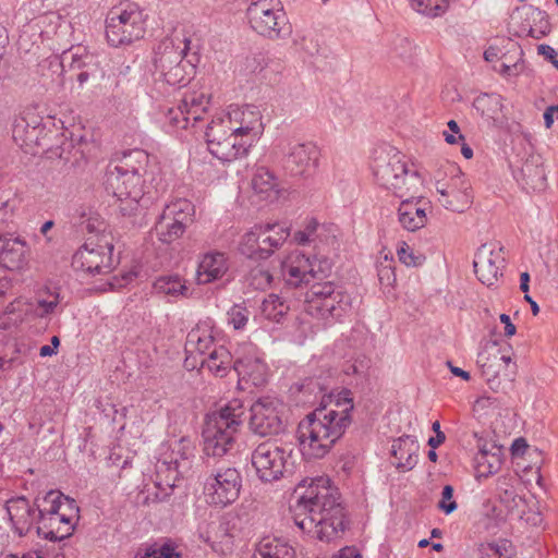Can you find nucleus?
Returning <instances> with one entry per match:
<instances>
[{"label": "nucleus", "mask_w": 558, "mask_h": 558, "mask_svg": "<svg viewBox=\"0 0 558 558\" xmlns=\"http://www.w3.org/2000/svg\"><path fill=\"white\" fill-rule=\"evenodd\" d=\"M252 189L260 199H274L279 193L278 179L269 169L257 168L252 179Z\"/></svg>", "instance_id": "f704fd0d"}, {"label": "nucleus", "mask_w": 558, "mask_h": 558, "mask_svg": "<svg viewBox=\"0 0 558 558\" xmlns=\"http://www.w3.org/2000/svg\"><path fill=\"white\" fill-rule=\"evenodd\" d=\"M409 2L415 12L429 19L445 15L450 8V0H409Z\"/></svg>", "instance_id": "a18cd8bd"}, {"label": "nucleus", "mask_w": 558, "mask_h": 558, "mask_svg": "<svg viewBox=\"0 0 558 558\" xmlns=\"http://www.w3.org/2000/svg\"><path fill=\"white\" fill-rule=\"evenodd\" d=\"M413 195L403 197L397 209L399 225L410 232L424 228L428 221V214L432 211L428 201Z\"/></svg>", "instance_id": "4be33fe9"}, {"label": "nucleus", "mask_w": 558, "mask_h": 558, "mask_svg": "<svg viewBox=\"0 0 558 558\" xmlns=\"http://www.w3.org/2000/svg\"><path fill=\"white\" fill-rule=\"evenodd\" d=\"M289 311V306L277 294H269L264 299L260 312L269 320L279 322Z\"/></svg>", "instance_id": "49530a36"}, {"label": "nucleus", "mask_w": 558, "mask_h": 558, "mask_svg": "<svg viewBox=\"0 0 558 558\" xmlns=\"http://www.w3.org/2000/svg\"><path fill=\"white\" fill-rule=\"evenodd\" d=\"M229 269L227 255L218 251H209L199 256L196 279L199 284H207L222 278Z\"/></svg>", "instance_id": "bb28decb"}, {"label": "nucleus", "mask_w": 558, "mask_h": 558, "mask_svg": "<svg viewBox=\"0 0 558 558\" xmlns=\"http://www.w3.org/2000/svg\"><path fill=\"white\" fill-rule=\"evenodd\" d=\"M522 69H523V64L517 61L513 64L501 63L498 72L504 76H512V75H519L520 72L522 71Z\"/></svg>", "instance_id": "e2e57ef3"}, {"label": "nucleus", "mask_w": 558, "mask_h": 558, "mask_svg": "<svg viewBox=\"0 0 558 558\" xmlns=\"http://www.w3.org/2000/svg\"><path fill=\"white\" fill-rule=\"evenodd\" d=\"M333 558H362L359 549L353 546H347L338 551Z\"/></svg>", "instance_id": "338daca9"}, {"label": "nucleus", "mask_w": 558, "mask_h": 558, "mask_svg": "<svg viewBox=\"0 0 558 558\" xmlns=\"http://www.w3.org/2000/svg\"><path fill=\"white\" fill-rule=\"evenodd\" d=\"M284 404L275 397L259 398L251 407V429L260 436L277 435L283 430L282 414Z\"/></svg>", "instance_id": "6ab92c4d"}, {"label": "nucleus", "mask_w": 558, "mask_h": 558, "mask_svg": "<svg viewBox=\"0 0 558 558\" xmlns=\"http://www.w3.org/2000/svg\"><path fill=\"white\" fill-rule=\"evenodd\" d=\"M372 170L376 182L399 198L416 194L423 186L424 180L417 168L395 149L375 156Z\"/></svg>", "instance_id": "39448f33"}, {"label": "nucleus", "mask_w": 558, "mask_h": 558, "mask_svg": "<svg viewBox=\"0 0 558 558\" xmlns=\"http://www.w3.org/2000/svg\"><path fill=\"white\" fill-rule=\"evenodd\" d=\"M5 509L19 536H24L38 519V510L25 497L11 498L7 501Z\"/></svg>", "instance_id": "393cba45"}, {"label": "nucleus", "mask_w": 558, "mask_h": 558, "mask_svg": "<svg viewBox=\"0 0 558 558\" xmlns=\"http://www.w3.org/2000/svg\"><path fill=\"white\" fill-rule=\"evenodd\" d=\"M252 464L262 482H277L293 473L295 465L293 449L289 445L277 441L262 442L252 453Z\"/></svg>", "instance_id": "ddd939ff"}, {"label": "nucleus", "mask_w": 558, "mask_h": 558, "mask_svg": "<svg viewBox=\"0 0 558 558\" xmlns=\"http://www.w3.org/2000/svg\"><path fill=\"white\" fill-rule=\"evenodd\" d=\"M253 558H296V551L284 539L265 537L258 543Z\"/></svg>", "instance_id": "2f4dec72"}, {"label": "nucleus", "mask_w": 558, "mask_h": 558, "mask_svg": "<svg viewBox=\"0 0 558 558\" xmlns=\"http://www.w3.org/2000/svg\"><path fill=\"white\" fill-rule=\"evenodd\" d=\"M377 276L384 292H390L397 280L392 262H388L387 258H385V262L379 263L377 266Z\"/></svg>", "instance_id": "864d4df0"}, {"label": "nucleus", "mask_w": 558, "mask_h": 558, "mask_svg": "<svg viewBox=\"0 0 558 558\" xmlns=\"http://www.w3.org/2000/svg\"><path fill=\"white\" fill-rule=\"evenodd\" d=\"M244 413L243 402L232 399L219 412L207 417L203 430L204 451L207 456L222 457L232 448Z\"/></svg>", "instance_id": "6e6552de"}, {"label": "nucleus", "mask_w": 558, "mask_h": 558, "mask_svg": "<svg viewBox=\"0 0 558 558\" xmlns=\"http://www.w3.org/2000/svg\"><path fill=\"white\" fill-rule=\"evenodd\" d=\"M185 231L186 228L183 227L182 221L168 218L167 214L163 211L160 214L155 223V232L157 239L166 244H170L179 240Z\"/></svg>", "instance_id": "e433bc0d"}, {"label": "nucleus", "mask_w": 558, "mask_h": 558, "mask_svg": "<svg viewBox=\"0 0 558 558\" xmlns=\"http://www.w3.org/2000/svg\"><path fill=\"white\" fill-rule=\"evenodd\" d=\"M220 541L222 551H231L234 546L235 535L230 531L228 524L220 525Z\"/></svg>", "instance_id": "13d9d810"}, {"label": "nucleus", "mask_w": 558, "mask_h": 558, "mask_svg": "<svg viewBox=\"0 0 558 558\" xmlns=\"http://www.w3.org/2000/svg\"><path fill=\"white\" fill-rule=\"evenodd\" d=\"M135 558H181V554L177 551L172 543L165 542L162 544L155 543L141 549Z\"/></svg>", "instance_id": "09e8293b"}, {"label": "nucleus", "mask_w": 558, "mask_h": 558, "mask_svg": "<svg viewBox=\"0 0 558 558\" xmlns=\"http://www.w3.org/2000/svg\"><path fill=\"white\" fill-rule=\"evenodd\" d=\"M263 119L256 105H229L207 124L205 137L209 153L222 162L246 157L264 134Z\"/></svg>", "instance_id": "f257e3e1"}, {"label": "nucleus", "mask_w": 558, "mask_h": 558, "mask_svg": "<svg viewBox=\"0 0 558 558\" xmlns=\"http://www.w3.org/2000/svg\"><path fill=\"white\" fill-rule=\"evenodd\" d=\"M242 476L232 466L218 468L204 482V496L209 505L226 507L233 504L240 496Z\"/></svg>", "instance_id": "dca6fc26"}, {"label": "nucleus", "mask_w": 558, "mask_h": 558, "mask_svg": "<svg viewBox=\"0 0 558 558\" xmlns=\"http://www.w3.org/2000/svg\"><path fill=\"white\" fill-rule=\"evenodd\" d=\"M498 497L500 501L506 506L510 514L533 524L541 522V517L538 513L526 511L527 501L525 498L517 494L515 488H509V490L499 493Z\"/></svg>", "instance_id": "7c9ffc66"}, {"label": "nucleus", "mask_w": 558, "mask_h": 558, "mask_svg": "<svg viewBox=\"0 0 558 558\" xmlns=\"http://www.w3.org/2000/svg\"><path fill=\"white\" fill-rule=\"evenodd\" d=\"M448 171L450 174L448 182H436V191L440 195L439 203L446 209L462 213L473 202L471 183L457 166H449Z\"/></svg>", "instance_id": "a211bd4d"}, {"label": "nucleus", "mask_w": 558, "mask_h": 558, "mask_svg": "<svg viewBox=\"0 0 558 558\" xmlns=\"http://www.w3.org/2000/svg\"><path fill=\"white\" fill-rule=\"evenodd\" d=\"M233 368L239 376L238 386L242 390L260 387L267 383L268 366L258 348L252 342L238 345Z\"/></svg>", "instance_id": "2eb2a0df"}, {"label": "nucleus", "mask_w": 558, "mask_h": 558, "mask_svg": "<svg viewBox=\"0 0 558 558\" xmlns=\"http://www.w3.org/2000/svg\"><path fill=\"white\" fill-rule=\"evenodd\" d=\"M260 243L265 258L269 257L289 238L290 229L284 223H260Z\"/></svg>", "instance_id": "c756f323"}, {"label": "nucleus", "mask_w": 558, "mask_h": 558, "mask_svg": "<svg viewBox=\"0 0 558 558\" xmlns=\"http://www.w3.org/2000/svg\"><path fill=\"white\" fill-rule=\"evenodd\" d=\"M34 303L33 317L44 318L56 313L60 304V294L54 290H41Z\"/></svg>", "instance_id": "c03bdc74"}, {"label": "nucleus", "mask_w": 558, "mask_h": 558, "mask_svg": "<svg viewBox=\"0 0 558 558\" xmlns=\"http://www.w3.org/2000/svg\"><path fill=\"white\" fill-rule=\"evenodd\" d=\"M160 173L155 157L143 149H132L122 154L117 163L107 171V187L117 199L123 216L135 215L148 184H153Z\"/></svg>", "instance_id": "20e7f679"}, {"label": "nucleus", "mask_w": 558, "mask_h": 558, "mask_svg": "<svg viewBox=\"0 0 558 558\" xmlns=\"http://www.w3.org/2000/svg\"><path fill=\"white\" fill-rule=\"evenodd\" d=\"M195 456V446L189 438H181L171 446V457L169 461H163L161 465H167V470L172 475V482L167 486L173 488L179 476H183L192 466V459Z\"/></svg>", "instance_id": "b1692460"}, {"label": "nucleus", "mask_w": 558, "mask_h": 558, "mask_svg": "<svg viewBox=\"0 0 558 558\" xmlns=\"http://www.w3.org/2000/svg\"><path fill=\"white\" fill-rule=\"evenodd\" d=\"M318 223L316 220L311 219L307 221L305 228L294 233V241L300 245L308 244L313 241L316 233Z\"/></svg>", "instance_id": "6e6d98bb"}, {"label": "nucleus", "mask_w": 558, "mask_h": 558, "mask_svg": "<svg viewBox=\"0 0 558 558\" xmlns=\"http://www.w3.org/2000/svg\"><path fill=\"white\" fill-rule=\"evenodd\" d=\"M525 184L533 191H542L546 186V172L538 157L527 159L521 169Z\"/></svg>", "instance_id": "4c0bfd02"}, {"label": "nucleus", "mask_w": 558, "mask_h": 558, "mask_svg": "<svg viewBox=\"0 0 558 558\" xmlns=\"http://www.w3.org/2000/svg\"><path fill=\"white\" fill-rule=\"evenodd\" d=\"M162 211L167 214L168 218L180 220L183 227L187 228L194 220L195 207L186 198H175L166 204Z\"/></svg>", "instance_id": "58836bf2"}, {"label": "nucleus", "mask_w": 558, "mask_h": 558, "mask_svg": "<svg viewBox=\"0 0 558 558\" xmlns=\"http://www.w3.org/2000/svg\"><path fill=\"white\" fill-rule=\"evenodd\" d=\"M40 129L36 125L31 126L25 119L21 118L15 120L12 129V136L14 142L26 150L31 149L37 144L38 134Z\"/></svg>", "instance_id": "ea45409f"}, {"label": "nucleus", "mask_w": 558, "mask_h": 558, "mask_svg": "<svg viewBox=\"0 0 558 558\" xmlns=\"http://www.w3.org/2000/svg\"><path fill=\"white\" fill-rule=\"evenodd\" d=\"M169 124L175 129H187L192 119L182 110L179 104L177 108H170L166 113Z\"/></svg>", "instance_id": "5fc2aeb1"}, {"label": "nucleus", "mask_w": 558, "mask_h": 558, "mask_svg": "<svg viewBox=\"0 0 558 558\" xmlns=\"http://www.w3.org/2000/svg\"><path fill=\"white\" fill-rule=\"evenodd\" d=\"M518 480L510 475H502L497 480V492L502 493L505 490H509V488H514V483Z\"/></svg>", "instance_id": "0e129e2a"}, {"label": "nucleus", "mask_w": 558, "mask_h": 558, "mask_svg": "<svg viewBox=\"0 0 558 558\" xmlns=\"http://www.w3.org/2000/svg\"><path fill=\"white\" fill-rule=\"evenodd\" d=\"M209 101L210 97L204 89L193 88L183 94L180 105L192 121L196 122L202 119L203 113L209 106Z\"/></svg>", "instance_id": "72a5a7b5"}, {"label": "nucleus", "mask_w": 558, "mask_h": 558, "mask_svg": "<svg viewBox=\"0 0 558 558\" xmlns=\"http://www.w3.org/2000/svg\"><path fill=\"white\" fill-rule=\"evenodd\" d=\"M420 445L415 437L403 435L392 441L391 458L392 464L400 471H410L417 463Z\"/></svg>", "instance_id": "cd10ccee"}, {"label": "nucleus", "mask_w": 558, "mask_h": 558, "mask_svg": "<svg viewBox=\"0 0 558 558\" xmlns=\"http://www.w3.org/2000/svg\"><path fill=\"white\" fill-rule=\"evenodd\" d=\"M250 311L244 303L234 304L227 312V320L235 330H242L248 323Z\"/></svg>", "instance_id": "603ef678"}, {"label": "nucleus", "mask_w": 558, "mask_h": 558, "mask_svg": "<svg viewBox=\"0 0 558 558\" xmlns=\"http://www.w3.org/2000/svg\"><path fill=\"white\" fill-rule=\"evenodd\" d=\"M15 204L13 201H0V223L8 222L14 214Z\"/></svg>", "instance_id": "052dcab7"}, {"label": "nucleus", "mask_w": 558, "mask_h": 558, "mask_svg": "<svg viewBox=\"0 0 558 558\" xmlns=\"http://www.w3.org/2000/svg\"><path fill=\"white\" fill-rule=\"evenodd\" d=\"M80 520L76 501L51 490L46 494L38 509L37 533L48 541H62L70 537Z\"/></svg>", "instance_id": "0eeeda50"}, {"label": "nucleus", "mask_w": 558, "mask_h": 558, "mask_svg": "<svg viewBox=\"0 0 558 558\" xmlns=\"http://www.w3.org/2000/svg\"><path fill=\"white\" fill-rule=\"evenodd\" d=\"M202 367L207 368L217 377H225L233 366L232 355L229 350L223 347H215L207 356L199 361Z\"/></svg>", "instance_id": "473e14b6"}, {"label": "nucleus", "mask_w": 558, "mask_h": 558, "mask_svg": "<svg viewBox=\"0 0 558 558\" xmlns=\"http://www.w3.org/2000/svg\"><path fill=\"white\" fill-rule=\"evenodd\" d=\"M191 39L172 36L160 40L154 49V77L169 86L185 85L195 73V64L187 59Z\"/></svg>", "instance_id": "423d86ee"}, {"label": "nucleus", "mask_w": 558, "mask_h": 558, "mask_svg": "<svg viewBox=\"0 0 558 558\" xmlns=\"http://www.w3.org/2000/svg\"><path fill=\"white\" fill-rule=\"evenodd\" d=\"M320 150L313 142L290 143L283 166L293 175H308L318 167Z\"/></svg>", "instance_id": "412c9836"}, {"label": "nucleus", "mask_w": 558, "mask_h": 558, "mask_svg": "<svg viewBox=\"0 0 558 558\" xmlns=\"http://www.w3.org/2000/svg\"><path fill=\"white\" fill-rule=\"evenodd\" d=\"M369 368L371 359L362 353L351 356L341 365V371L347 376L365 377Z\"/></svg>", "instance_id": "de8ad7c7"}, {"label": "nucleus", "mask_w": 558, "mask_h": 558, "mask_svg": "<svg viewBox=\"0 0 558 558\" xmlns=\"http://www.w3.org/2000/svg\"><path fill=\"white\" fill-rule=\"evenodd\" d=\"M512 348L500 345L497 341H486L482 344L476 357V365L487 383H492L500 375L513 380L517 374V364L512 362Z\"/></svg>", "instance_id": "f3484780"}, {"label": "nucleus", "mask_w": 558, "mask_h": 558, "mask_svg": "<svg viewBox=\"0 0 558 558\" xmlns=\"http://www.w3.org/2000/svg\"><path fill=\"white\" fill-rule=\"evenodd\" d=\"M331 269L326 258H313L295 250L281 262V276L288 286L298 288L325 278Z\"/></svg>", "instance_id": "4468645a"}, {"label": "nucleus", "mask_w": 558, "mask_h": 558, "mask_svg": "<svg viewBox=\"0 0 558 558\" xmlns=\"http://www.w3.org/2000/svg\"><path fill=\"white\" fill-rule=\"evenodd\" d=\"M113 238L110 233L88 238L72 256V268L75 272L89 277L106 276L119 264L113 254Z\"/></svg>", "instance_id": "9b49d317"}, {"label": "nucleus", "mask_w": 558, "mask_h": 558, "mask_svg": "<svg viewBox=\"0 0 558 558\" xmlns=\"http://www.w3.org/2000/svg\"><path fill=\"white\" fill-rule=\"evenodd\" d=\"M329 399L328 405L316 409L299 423L300 450L308 459L324 458L351 424V391L343 389Z\"/></svg>", "instance_id": "7ed1b4c3"}, {"label": "nucleus", "mask_w": 558, "mask_h": 558, "mask_svg": "<svg viewBox=\"0 0 558 558\" xmlns=\"http://www.w3.org/2000/svg\"><path fill=\"white\" fill-rule=\"evenodd\" d=\"M250 28L268 40L288 37L292 27L280 0H252L245 10Z\"/></svg>", "instance_id": "f8f14e48"}, {"label": "nucleus", "mask_w": 558, "mask_h": 558, "mask_svg": "<svg viewBox=\"0 0 558 558\" xmlns=\"http://www.w3.org/2000/svg\"><path fill=\"white\" fill-rule=\"evenodd\" d=\"M474 271L478 280L487 286H494L502 275L505 254L502 247L495 242L481 245L473 260Z\"/></svg>", "instance_id": "aec40b11"}, {"label": "nucleus", "mask_w": 558, "mask_h": 558, "mask_svg": "<svg viewBox=\"0 0 558 558\" xmlns=\"http://www.w3.org/2000/svg\"><path fill=\"white\" fill-rule=\"evenodd\" d=\"M473 106L483 117L497 120L502 113V97L498 94H483L474 99Z\"/></svg>", "instance_id": "37998d69"}, {"label": "nucleus", "mask_w": 558, "mask_h": 558, "mask_svg": "<svg viewBox=\"0 0 558 558\" xmlns=\"http://www.w3.org/2000/svg\"><path fill=\"white\" fill-rule=\"evenodd\" d=\"M396 253L399 262L407 267H418L425 262V256L404 241L398 242Z\"/></svg>", "instance_id": "8fccbe9b"}, {"label": "nucleus", "mask_w": 558, "mask_h": 558, "mask_svg": "<svg viewBox=\"0 0 558 558\" xmlns=\"http://www.w3.org/2000/svg\"><path fill=\"white\" fill-rule=\"evenodd\" d=\"M293 520L300 530L320 542L331 543L342 537L347 515L340 494L328 477L310 481L294 506Z\"/></svg>", "instance_id": "f03ea898"}, {"label": "nucleus", "mask_w": 558, "mask_h": 558, "mask_svg": "<svg viewBox=\"0 0 558 558\" xmlns=\"http://www.w3.org/2000/svg\"><path fill=\"white\" fill-rule=\"evenodd\" d=\"M28 247L22 238L0 235V265L10 270H20L27 265Z\"/></svg>", "instance_id": "a878e982"}, {"label": "nucleus", "mask_w": 558, "mask_h": 558, "mask_svg": "<svg viewBox=\"0 0 558 558\" xmlns=\"http://www.w3.org/2000/svg\"><path fill=\"white\" fill-rule=\"evenodd\" d=\"M105 34L113 48L130 46L144 38L146 15L135 3H126L111 9L105 21Z\"/></svg>", "instance_id": "9d476101"}, {"label": "nucleus", "mask_w": 558, "mask_h": 558, "mask_svg": "<svg viewBox=\"0 0 558 558\" xmlns=\"http://www.w3.org/2000/svg\"><path fill=\"white\" fill-rule=\"evenodd\" d=\"M501 464L502 459L498 448H495V451L481 448L474 457V468L477 477H488L497 473Z\"/></svg>", "instance_id": "c9c22d12"}, {"label": "nucleus", "mask_w": 558, "mask_h": 558, "mask_svg": "<svg viewBox=\"0 0 558 558\" xmlns=\"http://www.w3.org/2000/svg\"><path fill=\"white\" fill-rule=\"evenodd\" d=\"M556 119H558V104L555 106L547 107L544 112V121L546 129H550Z\"/></svg>", "instance_id": "69168bd1"}, {"label": "nucleus", "mask_w": 558, "mask_h": 558, "mask_svg": "<svg viewBox=\"0 0 558 558\" xmlns=\"http://www.w3.org/2000/svg\"><path fill=\"white\" fill-rule=\"evenodd\" d=\"M34 303L26 298L20 296L7 305L0 313V331L12 330L23 322L33 317Z\"/></svg>", "instance_id": "c85d7f7f"}, {"label": "nucleus", "mask_w": 558, "mask_h": 558, "mask_svg": "<svg viewBox=\"0 0 558 558\" xmlns=\"http://www.w3.org/2000/svg\"><path fill=\"white\" fill-rule=\"evenodd\" d=\"M156 293L165 294L170 298L184 296L187 292L182 278L178 275H166L158 277L153 284Z\"/></svg>", "instance_id": "a19ab883"}, {"label": "nucleus", "mask_w": 558, "mask_h": 558, "mask_svg": "<svg viewBox=\"0 0 558 558\" xmlns=\"http://www.w3.org/2000/svg\"><path fill=\"white\" fill-rule=\"evenodd\" d=\"M482 558H510L512 545L509 541L501 539L497 543L482 544L480 547Z\"/></svg>", "instance_id": "3c124183"}, {"label": "nucleus", "mask_w": 558, "mask_h": 558, "mask_svg": "<svg viewBox=\"0 0 558 558\" xmlns=\"http://www.w3.org/2000/svg\"><path fill=\"white\" fill-rule=\"evenodd\" d=\"M537 52L558 70L557 51L551 46L542 44L537 47Z\"/></svg>", "instance_id": "680f3d73"}, {"label": "nucleus", "mask_w": 558, "mask_h": 558, "mask_svg": "<svg viewBox=\"0 0 558 558\" xmlns=\"http://www.w3.org/2000/svg\"><path fill=\"white\" fill-rule=\"evenodd\" d=\"M527 449V444L524 438H517L511 445V452L513 456H522Z\"/></svg>", "instance_id": "774afa93"}, {"label": "nucleus", "mask_w": 558, "mask_h": 558, "mask_svg": "<svg viewBox=\"0 0 558 558\" xmlns=\"http://www.w3.org/2000/svg\"><path fill=\"white\" fill-rule=\"evenodd\" d=\"M438 508L446 514L453 512L457 509V502L453 499V488L446 485L441 492V499L438 502Z\"/></svg>", "instance_id": "4d7b16f0"}, {"label": "nucleus", "mask_w": 558, "mask_h": 558, "mask_svg": "<svg viewBox=\"0 0 558 558\" xmlns=\"http://www.w3.org/2000/svg\"><path fill=\"white\" fill-rule=\"evenodd\" d=\"M351 308L350 294L330 281L314 283L306 292L304 311L324 324L341 320L350 314Z\"/></svg>", "instance_id": "1a4fd4ad"}, {"label": "nucleus", "mask_w": 558, "mask_h": 558, "mask_svg": "<svg viewBox=\"0 0 558 558\" xmlns=\"http://www.w3.org/2000/svg\"><path fill=\"white\" fill-rule=\"evenodd\" d=\"M215 330L209 320L201 322L189 333L185 341V353L187 354L185 363L191 365L192 368L196 366L195 363H190L191 359H196L197 355H208L209 352L216 347L214 343Z\"/></svg>", "instance_id": "5701e85b"}, {"label": "nucleus", "mask_w": 558, "mask_h": 558, "mask_svg": "<svg viewBox=\"0 0 558 558\" xmlns=\"http://www.w3.org/2000/svg\"><path fill=\"white\" fill-rule=\"evenodd\" d=\"M260 238V225H255L242 235L239 242V251L250 258H265Z\"/></svg>", "instance_id": "79ce46f5"}, {"label": "nucleus", "mask_w": 558, "mask_h": 558, "mask_svg": "<svg viewBox=\"0 0 558 558\" xmlns=\"http://www.w3.org/2000/svg\"><path fill=\"white\" fill-rule=\"evenodd\" d=\"M448 131L444 132L445 140L448 144H457L458 142H464V136L460 134V129L454 120L448 122Z\"/></svg>", "instance_id": "bf43d9fd"}]
</instances>
